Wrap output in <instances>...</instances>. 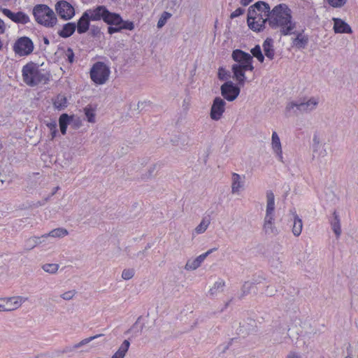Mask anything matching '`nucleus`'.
<instances>
[{
  "label": "nucleus",
  "instance_id": "nucleus-1",
  "mask_svg": "<svg viewBox=\"0 0 358 358\" xmlns=\"http://www.w3.org/2000/svg\"><path fill=\"white\" fill-rule=\"evenodd\" d=\"M267 20L269 27L278 30L280 36L295 34L296 23L292 19L291 9L285 3L278 4L271 9Z\"/></svg>",
  "mask_w": 358,
  "mask_h": 358
},
{
  "label": "nucleus",
  "instance_id": "nucleus-2",
  "mask_svg": "<svg viewBox=\"0 0 358 358\" xmlns=\"http://www.w3.org/2000/svg\"><path fill=\"white\" fill-rule=\"evenodd\" d=\"M22 73L24 82L30 87L36 86L40 83L46 84L50 80V74L44 73L32 62L24 66Z\"/></svg>",
  "mask_w": 358,
  "mask_h": 358
},
{
  "label": "nucleus",
  "instance_id": "nucleus-3",
  "mask_svg": "<svg viewBox=\"0 0 358 358\" xmlns=\"http://www.w3.org/2000/svg\"><path fill=\"white\" fill-rule=\"evenodd\" d=\"M275 196L272 191L266 192V209L263 230L266 234L277 235L278 230L275 225Z\"/></svg>",
  "mask_w": 358,
  "mask_h": 358
},
{
  "label": "nucleus",
  "instance_id": "nucleus-4",
  "mask_svg": "<svg viewBox=\"0 0 358 358\" xmlns=\"http://www.w3.org/2000/svg\"><path fill=\"white\" fill-rule=\"evenodd\" d=\"M33 15L36 22L45 27H53L57 22L53 10L45 4L36 5L33 8Z\"/></svg>",
  "mask_w": 358,
  "mask_h": 358
},
{
  "label": "nucleus",
  "instance_id": "nucleus-5",
  "mask_svg": "<svg viewBox=\"0 0 358 358\" xmlns=\"http://www.w3.org/2000/svg\"><path fill=\"white\" fill-rule=\"evenodd\" d=\"M319 103V99L317 97H310L308 100L303 99L302 101H291L287 103L285 110L287 115L308 113L314 110Z\"/></svg>",
  "mask_w": 358,
  "mask_h": 358
},
{
  "label": "nucleus",
  "instance_id": "nucleus-6",
  "mask_svg": "<svg viewBox=\"0 0 358 358\" xmlns=\"http://www.w3.org/2000/svg\"><path fill=\"white\" fill-rule=\"evenodd\" d=\"M110 75L109 68L101 62H96L90 70V78L97 85L104 84Z\"/></svg>",
  "mask_w": 358,
  "mask_h": 358
},
{
  "label": "nucleus",
  "instance_id": "nucleus-7",
  "mask_svg": "<svg viewBox=\"0 0 358 358\" xmlns=\"http://www.w3.org/2000/svg\"><path fill=\"white\" fill-rule=\"evenodd\" d=\"M13 50L20 57L27 56L33 52L34 43L29 37H20L14 43Z\"/></svg>",
  "mask_w": 358,
  "mask_h": 358
},
{
  "label": "nucleus",
  "instance_id": "nucleus-8",
  "mask_svg": "<svg viewBox=\"0 0 358 358\" xmlns=\"http://www.w3.org/2000/svg\"><path fill=\"white\" fill-rule=\"evenodd\" d=\"M1 311H12L20 308L23 303L28 300L27 297L16 296L6 298H1Z\"/></svg>",
  "mask_w": 358,
  "mask_h": 358
},
{
  "label": "nucleus",
  "instance_id": "nucleus-9",
  "mask_svg": "<svg viewBox=\"0 0 358 358\" xmlns=\"http://www.w3.org/2000/svg\"><path fill=\"white\" fill-rule=\"evenodd\" d=\"M232 59L237 62L234 65H242L248 67L249 71H252L254 70V66L252 64L253 57L252 56L241 50L236 49L232 52Z\"/></svg>",
  "mask_w": 358,
  "mask_h": 358
},
{
  "label": "nucleus",
  "instance_id": "nucleus-10",
  "mask_svg": "<svg viewBox=\"0 0 358 358\" xmlns=\"http://www.w3.org/2000/svg\"><path fill=\"white\" fill-rule=\"evenodd\" d=\"M221 94L228 101H234L239 95L240 87L231 81H227L220 87Z\"/></svg>",
  "mask_w": 358,
  "mask_h": 358
},
{
  "label": "nucleus",
  "instance_id": "nucleus-11",
  "mask_svg": "<svg viewBox=\"0 0 358 358\" xmlns=\"http://www.w3.org/2000/svg\"><path fill=\"white\" fill-rule=\"evenodd\" d=\"M225 106L226 102L224 99L220 96L215 97L210 108V118L215 121L220 120L225 111Z\"/></svg>",
  "mask_w": 358,
  "mask_h": 358
},
{
  "label": "nucleus",
  "instance_id": "nucleus-12",
  "mask_svg": "<svg viewBox=\"0 0 358 358\" xmlns=\"http://www.w3.org/2000/svg\"><path fill=\"white\" fill-rule=\"evenodd\" d=\"M55 9L61 18L70 20L75 15V10L72 5L66 1H59L55 5Z\"/></svg>",
  "mask_w": 358,
  "mask_h": 358
},
{
  "label": "nucleus",
  "instance_id": "nucleus-13",
  "mask_svg": "<svg viewBox=\"0 0 358 358\" xmlns=\"http://www.w3.org/2000/svg\"><path fill=\"white\" fill-rule=\"evenodd\" d=\"M294 32L295 34H292L295 35V37L292 38V46L298 49H304L309 42L308 36L305 34L304 30L301 31H296L294 30Z\"/></svg>",
  "mask_w": 358,
  "mask_h": 358
},
{
  "label": "nucleus",
  "instance_id": "nucleus-14",
  "mask_svg": "<svg viewBox=\"0 0 358 358\" xmlns=\"http://www.w3.org/2000/svg\"><path fill=\"white\" fill-rule=\"evenodd\" d=\"M90 18L92 21H99L104 20L106 13H107V8L104 6H98L94 8L88 9L86 10Z\"/></svg>",
  "mask_w": 358,
  "mask_h": 358
},
{
  "label": "nucleus",
  "instance_id": "nucleus-15",
  "mask_svg": "<svg viewBox=\"0 0 358 358\" xmlns=\"http://www.w3.org/2000/svg\"><path fill=\"white\" fill-rule=\"evenodd\" d=\"M231 70L234 73V78L236 79L239 85L243 86L246 80L245 73L246 71H249V69L245 66L233 64Z\"/></svg>",
  "mask_w": 358,
  "mask_h": 358
},
{
  "label": "nucleus",
  "instance_id": "nucleus-16",
  "mask_svg": "<svg viewBox=\"0 0 358 358\" xmlns=\"http://www.w3.org/2000/svg\"><path fill=\"white\" fill-rule=\"evenodd\" d=\"M334 22L333 29L336 34H351L352 30L350 26L343 20L338 17H333Z\"/></svg>",
  "mask_w": 358,
  "mask_h": 358
},
{
  "label": "nucleus",
  "instance_id": "nucleus-17",
  "mask_svg": "<svg viewBox=\"0 0 358 358\" xmlns=\"http://www.w3.org/2000/svg\"><path fill=\"white\" fill-rule=\"evenodd\" d=\"M266 23H268L267 16L262 15L257 17L255 20H249L248 25L250 29L256 32H260L265 29Z\"/></svg>",
  "mask_w": 358,
  "mask_h": 358
},
{
  "label": "nucleus",
  "instance_id": "nucleus-18",
  "mask_svg": "<svg viewBox=\"0 0 358 358\" xmlns=\"http://www.w3.org/2000/svg\"><path fill=\"white\" fill-rule=\"evenodd\" d=\"M271 146L273 152L275 153L278 159L283 162L282 146L280 138L275 131H273L271 137Z\"/></svg>",
  "mask_w": 358,
  "mask_h": 358
},
{
  "label": "nucleus",
  "instance_id": "nucleus-19",
  "mask_svg": "<svg viewBox=\"0 0 358 358\" xmlns=\"http://www.w3.org/2000/svg\"><path fill=\"white\" fill-rule=\"evenodd\" d=\"M245 176L241 177L236 173H233L231 176V193L238 194L244 187Z\"/></svg>",
  "mask_w": 358,
  "mask_h": 358
},
{
  "label": "nucleus",
  "instance_id": "nucleus-20",
  "mask_svg": "<svg viewBox=\"0 0 358 358\" xmlns=\"http://www.w3.org/2000/svg\"><path fill=\"white\" fill-rule=\"evenodd\" d=\"M92 20L88 14L85 11L78 21L76 28L78 34H84L90 28V22Z\"/></svg>",
  "mask_w": 358,
  "mask_h": 358
},
{
  "label": "nucleus",
  "instance_id": "nucleus-21",
  "mask_svg": "<svg viewBox=\"0 0 358 358\" xmlns=\"http://www.w3.org/2000/svg\"><path fill=\"white\" fill-rule=\"evenodd\" d=\"M107 13L103 22L110 25L118 26L123 22L122 17L115 13H112L107 9Z\"/></svg>",
  "mask_w": 358,
  "mask_h": 358
},
{
  "label": "nucleus",
  "instance_id": "nucleus-22",
  "mask_svg": "<svg viewBox=\"0 0 358 358\" xmlns=\"http://www.w3.org/2000/svg\"><path fill=\"white\" fill-rule=\"evenodd\" d=\"M265 56L272 60L274 58L275 50L273 48V41L271 38H267L262 44Z\"/></svg>",
  "mask_w": 358,
  "mask_h": 358
},
{
  "label": "nucleus",
  "instance_id": "nucleus-23",
  "mask_svg": "<svg viewBox=\"0 0 358 358\" xmlns=\"http://www.w3.org/2000/svg\"><path fill=\"white\" fill-rule=\"evenodd\" d=\"M205 259L206 257L203 254L200 255L194 259H188L185 266V269L187 271L196 270L201 266Z\"/></svg>",
  "mask_w": 358,
  "mask_h": 358
},
{
  "label": "nucleus",
  "instance_id": "nucleus-24",
  "mask_svg": "<svg viewBox=\"0 0 358 358\" xmlns=\"http://www.w3.org/2000/svg\"><path fill=\"white\" fill-rule=\"evenodd\" d=\"M76 29V24L74 22H68L63 26V28L57 32L62 38H68L71 36Z\"/></svg>",
  "mask_w": 358,
  "mask_h": 358
},
{
  "label": "nucleus",
  "instance_id": "nucleus-25",
  "mask_svg": "<svg viewBox=\"0 0 358 358\" xmlns=\"http://www.w3.org/2000/svg\"><path fill=\"white\" fill-rule=\"evenodd\" d=\"M293 215V224H292V233L294 236H299L302 231L303 229V222L301 219L298 216V215L296 213V212L292 213Z\"/></svg>",
  "mask_w": 358,
  "mask_h": 358
},
{
  "label": "nucleus",
  "instance_id": "nucleus-26",
  "mask_svg": "<svg viewBox=\"0 0 358 358\" xmlns=\"http://www.w3.org/2000/svg\"><path fill=\"white\" fill-rule=\"evenodd\" d=\"M258 13H261L263 16H267L270 12L271 7L269 4L265 1H259L252 5Z\"/></svg>",
  "mask_w": 358,
  "mask_h": 358
},
{
  "label": "nucleus",
  "instance_id": "nucleus-27",
  "mask_svg": "<svg viewBox=\"0 0 358 358\" xmlns=\"http://www.w3.org/2000/svg\"><path fill=\"white\" fill-rule=\"evenodd\" d=\"M53 106L55 108L62 110L65 109L68 106V101L66 97L64 94H58L52 100Z\"/></svg>",
  "mask_w": 358,
  "mask_h": 358
},
{
  "label": "nucleus",
  "instance_id": "nucleus-28",
  "mask_svg": "<svg viewBox=\"0 0 358 358\" xmlns=\"http://www.w3.org/2000/svg\"><path fill=\"white\" fill-rule=\"evenodd\" d=\"M331 229L336 234V237L338 238L341 234V220L338 215L336 211L333 213V218L330 221Z\"/></svg>",
  "mask_w": 358,
  "mask_h": 358
},
{
  "label": "nucleus",
  "instance_id": "nucleus-29",
  "mask_svg": "<svg viewBox=\"0 0 358 358\" xmlns=\"http://www.w3.org/2000/svg\"><path fill=\"white\" fill-rule=\"evenodd\" d=\"M103 336V334H97V335H95L93 336H90L89 338H86L82 340L78 343L74 345L73 347H66L65 349L64 350V352H71L73 350L80 348V347L89 343L90 342L92 341L93 340H94L99 337Z\"/></svg>",
  "mask_w": 358,
  "mask_h": 358
},
{
  "label": "nucleus",
  "instance_id": "nucleus-30",
  "mask_svg": "<svg viewBox=\"0 0 358 358\" xmlns=\"http://www.w3.org/2000/svg\"><path fill=\"white\" fill-rule=\"evenodd\" d=\"M225 282L223 280H219L214 283L213 287L209 290V294L212 296L217 295L218 293L224 290Z\"/></svg>",
  "mask_w": 358,
  "mask_h": 358
},
{
  "label": "nucleus",
  "instance_id": "nucleus-31",
  "mask_svg": "<svg viewBox=\"0 0 358 358\" xmlns=\"http://www.w3.org/2000/svg\"><path fill=\"white\" fill-rule=\"evenodd\" d=\"M129 342L124 340L118 350L112 356V358H124L129 348Z\"/></svg>",
  "mask_w": 358,
  "mask_h": 358
},
{
  "label": "nucleus",
  "instance_id": "nucleus-32",
  "mask_svg": "<svg viewBox=\"0 0 358 358\" xmlns=\"http://www.w3.org/2000/svg\"><path fill=\"white\" fill-rule=\"evenodd\" d=\"M71 118V117H70L66 113L62 114L59 118L60 131L63 135L66 134V133L67 126L70 122Z\"/></svg>",
  "mask_w": 358,
  "mask_h": 358
},
{
  "label": "nucleus",
  "instance_id": "nucleus-33",
  "mask_svg": "<svg viewBox=\"0 0 358 358\" xmlns=\"http://www.w3.org/2000/svg\"><path fill=\"white\" fill-rule=\"evenodd\" d=\"M210 224V217H205L202 219L200 224L194 229V232L196 234H201L204 233L208 229L209 224Z\"/></svg>",
  "mask_w": 358,
  "mask_h": 358
},
{
  "label": "nucleus",
  "instance_id": "nucleus-34",
  "mask_svg": "<svg viewBox=\"0 0 358 358\" xmlns=\"http://www.w3.org/2000/svg\"><path fill=\"white\" fill-rule=\"evenodd\" d=\"M29 21L30 18L27 14L22 11H18L15 13L13 22L18 24H26L29 22Z\"/></svg>",
  "mask_w": 358,
  "mask_h": 358
},
{
  "label": "nucleus",
  "instance_id": "nucleus-35",
  "mask_svg": "<svg viewBox=\"0 0 358 358\" xmlns=\"http://www.w3.org/2000/svg\"><path fill=\"white\" fill-rule=\"evenodd\" d=\"M68 231L64 228H57L49 232L48 234L42 236V238L52 236L55 238H62L68 234Z\"/></svg>",
  "mask_w": 358,
  "mask_h": 358
},
{
  "label": "nucleus",
  "instance_id": "nucleus-36",
  "mask_svg": "<svg viewBox=\"0 0 358 358\" xmlns=\"http://www.w3.org/2000/svg\"><path fill=\"white\" fill-rule=\"evenodd\" d=\"M253 287H254L253 282H251L249 281L245 282L241 289V293L238 296V298L240 299H243L245 296H246L251 292V290L252 289Z\"/></svg>",
  "mask_w": 358,
  "mask_h": 358
},
{
  "label": "nucleus",
  "instance_id": "nucleus-37",
  "mask_svg": "<svg viewBox=\"0 0 358 358\" xmlns=\"http://www.w3.org/2000/svg\"><path fill=\"white\" fill-rule=\"evenodd\" d=\"M41 237H31L26 240L24 247L27 250H29L35 248L37 245L41 243Z\"/></svg>",
  "mask_w": 358,
  "mask_h": 358
},
{
  "label": "nucleus",
  "instance_id": "nucleus-38",
  "mask_svg": "<svg viewBox=\"0 0 358 358\" xmlns=\"http://www.w3.org/2000/svg\"><path fill=\"white\" fill-rule=\"evenodd\" d=\"M252 57H256L259 62H263L264 61V56L262 52L261 48L259 45H256L253 48L250 50Z\"/></svg>",
  "mask_w": 358,
  "mask_h": 358
},
{
  "label": "nucleus",
  "instance_id": "nucleus-39",
  "mask_svg": "<svg viewBox=\"0 0 358 358\" xmlns=\"http://www.w3.org/2000/svg\"><path fill=\"white\" fill-rule=\"evenodd\" d=\"M42 268L48 273L54 274L58 271L59 265L57 264H45L43 265Z\"/></svg>",
  "mask_w": 358,
  "mask_h": 358
},
{
  "label": "nucleus",
  "instance_id": "nucleus-40",
  "mask_svg": "<svg viewBox=\"0 0 358 358\" xmlns=\"http://www.w3.org/2000/svg\"><path fill=\"white\" fill-rule=\"evenodd\" d=\"M261 15V13H258L257 10L254 8H252V6H250L248 10L247 22L248 23L249 20H255L257 17H259Z\"/></svg>",
  "mask_w": 358,
  "mask_h": 358
},
{
  "label": "nucleus",
  "instance_id": "nucleus-41",
  "mask_svg": "<svg viewBox=\"0 0 358 358\" xmlns=\"http://www.w3.org/2000/svg\"><path fill=\"white\" fill-rule=\"evenodd\" d=\"M171 13L164 11L162 14L160 18L159 19V20L157 22V27L158 28L162 27L166 24L167 20L171 17Z\"/></svg>",
  "mask_w": 358,
  "mask_h": 358
},
{
  "label": "nucleus",
  "instance_id": "nucleus-42",
  "mask_svg": "<svg viewBox=\"0 0 358 358\" xmlns=\"http://www.w3.org/2000/svg\"><path fill=\"white\" fill-rule=\"evenodd\" d=\"M348 0H327L328 3L333 8H342L343 7Z\"/></svg>",
  "mask_w": 358,
  "mask_h": 358
},
{
  "label": "nucleus",
  "instance_id": "nucleus-43",
  "mask_svg": "<svg viewBox=\"0 0 358 358\" xmlns=\"http://www.w3.org/2000/svg\"><path fill=\"white\" fill-rule=\"evenodd\" d=\"M135 271L134 268L124 269L122 273V278L124 280H128L131 279L134 275Z\"/></svg>",
  "mask_w": 358,
  "mask_h": 358
},
{
  "label": "nucleus",
  "instance_id": "nucleus-44",
  "mask_svg": "<svg viewBox=\"0 0 358 358\" xmlns=\"http://www.w3.org/2000/svg\"><path fill=\"white\" fill-rule=\"evenodd\" d=\"M85 114L87 118V121L89 122H95V114L94 110L90 108H85Z\"/></svg>",
  "mask_w": 358,
  "mask_h": 358
},
{
  "label": "nucleus",
  "instance_id": "nucleus-45",
  "mask_svg": "<svg viewBox=\"0 0 358 358\" xmlns=\"http://www.w3.org/2000/svg\"><path fill=\"white\" fill-rule=\"evenodd\" d=\"M76 293L77 292L75 289L69 290L62 294L60 295V297L62 298L64 300L69 301L75 296Z\"/></svg>",
  "mask_w": 358,
  "mask_h": 358
},
{
  "label": "nucleus",
  "instance_id": "nucleus-46",
  "mask_svg": "<svg viewBox=\"0 0 358 358\" xmlns=\"http://www.w3.org/2000/svg\"><path fill=\"white\" fill-rule=\"evenodd\" d=\"M120 28L122 29H127V30H133L134 29V24L131 21H124L120 26Z\"/></svg>",
  "mask_w": 358,
  "mask_h": 358
},
{
  "label": "nucleus",
  "instance_id": "nucleus-47",
  "mask_svg": "<svg viewBox=\"0 0 358 358\" xmlns=\"http://www.w3.org/2000/svg\"><path fill=\"white\" fill-rule=\"evenodd\" d=\"M313 152L315 153L321 148L322 145H320L319 138L316 135L313 136Z\"/></svg>",
  "mask_w": 358,
  "mask_h": 358
},
{
  "label": "nucleus",
  "instance_id": "nucleus-48",
  "mask_svg": "<svg viewBox=\"0 0 358 358\" xmlns=\"http://www.w3.org/2000/svg\"><path fill=\"white\" fill-rule=\"evenodd\" d=\"M277 292L278 289H276L275 287L268 285L266 287L265 289V294L268 296H273L276 294Z\"/></svg>",
  "mask_w": 358,
  "mask_h": 358
},
{
  "label": "nucleus",
  "instance_id": "nucleus-49",
  "mask_svg": "<svg viewBox=\"0 0 358 358\" xmlns=\"http://www.w3.org/2000/svg\"><path fill=\"white\" fill-rule=\"evenodd\" d=\"M1 11L3 13V15L13 21L15 13H13L10 10L6 8H1Z\"/></svg>",
  "mask_w": 358,
  "mask_h": 358
},
{
  "label": "nucleus",
  "instance_id": "nucleus-50",
  "mask_svg": "<svg viewBox=\"0 0 358 358\" xmlns=\"http://www.w3.org/2000/svg\"><path fill=\"white\" fill-rule=\"evenodd\" d=\"M65 55L67 57V60L69 63H73L74 61V53L71 48H69L65 52Z\"/></svg>",
  "mask_w": 358,
  "mask_h": 358
},
{
  "label": "nucleus",
  "instance_id": "nucleus-51",
  "mask_svg": "<svg viewBox=\"0 0 358 358\" xmlns=\"http://www.w3.org/2000/svg\"><path fill=\"white\" fill-rule=\"evenodd\" d=\"M159 167V165H158L157 164H155L152 165V166H150L148 169V176L147 177L148 178L152 177L155 174V172Z\"/></svg>",
  "mask_w": 358,
  "mask_h": 358
},
{
  "label": "nucleus",
  "instance_id": "nucleus-52",
  "mask_svg": "<svg viewBox=\"0 0 358 358\" xmlns=\"http://www.w3.org/2000/svg\"><path fill=\"white\" fill-rule=\"evenodd\" d=\"M244 13V9L242 8H238L236 9L234 12H232L230 15V17L231 19H234L235 17H237L240 15H241Z\"/></svg>",
  "mask_w": 358,
  "mask_h": 358
},
{
  "label": "nucleus",
  "instance_id": "nucleus-53",
  "mask_svg": "<svg viewBox=\"0 0 358 358\" xmlns=\"http://www.w3.org/2000/svg\"><path fill=\"white\" fill-rule=\"evenodd\" d=\"M327 155V150L324 149V146L322 145L321 148L318 150V151L315 153H313V157L317 155L319 157H324Z\"/></svg>",
  "mask_w": 358,
  "mask_h": 358
},
{
  "label": "nucleus",
  "instance_id": "nucleus-54",
  "mask_svg": "<svg viewBox=\"0 0 358 358\" xmlns=\"http://www.w3.org/2000/svg\"><path fill=\"white\" fill-rule=\"evenodd\" d=\"M101 33V29L99 27L92 26L91 34L93 36H98Z\"/></svg>",
  "mask_w": 358,
  "mask_h": 358
},
{
  "label": "nucleus",
  "instance_id": "nucleus-55",
  "mask_svg": "<svg viewBox=\"0 0 358 358\" xmlns=\"http://www.w3.org/2000/svg\"><path fill=\"white\" fill-rule=\"evenodd\" d=\"M227 72L223 68H220L218 71V78L220 80H226Z\"/></svg>",
  "mask_w": 358,
  "mask_h": 358
},
{
  "label": "nucleus",
  "instance_id": "nucleus-56",
  "mask_svg": "<svg viewBox=\"0 0 358 358\" xmlns=\"http://www.w3.org/2000/svg\"><path fill=\"white\" fill-rule=\"evenodd\" d=\"M121 31V28H120V27H108V33L109 34H113L114 33H117V32H120Z\"/></svg>",
  "mask_w": 358,
  "mask_h": 358
},
{
  "label": "nucleus",
  "instance_id": "nucleus-57",
  "mask_svg": "<svg viewBox=\"0 0 358 358\" xmlns=\"http://www.w3.org/2000/svg\"><path fill=\"white\" fill-rule=\"evenodd\" d=\"M285 358H301V356L299 353L294 351H291Z\"/></svg>",
  "mask_w": 358,
  "mask_h": 358
},
{
  "label": "nucleus",
  "instance_id": "nucleus-58",
  "mask_svg": "<svg viewBox=\"0 0 358 358\" xmlns=\"http://www.w3.org/2000/svg\"><path fill=\"white\" fill-rule=\"evenodd\" d=\"M150 247H151L150 244V243H148V244L146 245V247H145V250L138 252L136 253V256L137 257H140V256H145L146 250H147L148 249L150 248Z\"/></svg>",
  "mask_w": 358,
  "mask_h": 358
},
{
  "label": "nucleus",
  "instance_id": "nucleus-59",
  "mask_svg": "<svg viewBox=\"0 0 358 358\" xmlns=\"http://www.w3.org/2000/svg\"><path fill=\"white\" fill-rule=\"evenodd\" d=\"M47 126L50 129V131L57 129V123L55 122H50L47 124Z\"/></svg>",
  "mask_w": 358,
  "mask_h": 358
},
{
  "label": "nucleus",
  "instance_id": "nucleus-60",
  "mask_svg": "<svg viewBox=\"0 0 358 358\" xmlns=\"http://www.w3.org/2000/svg\"><path fill=\"white\" fill-rule=\"evenodd\" d=\"M5 31V24L4 22L0 19V34H3Z\"/></svg>",
  "mask_w": 358,
  "mask_h": 358
},
{
  "label": "nucleus",
  "instance_id": "nucleus-61",
  "mask_svg": "<svg viewBox=\"0 0 358 358\" xmlns=\"http://www.w3.org/2000/svg\"><path fill=\"white\" fill-rule=\"evenodd\" d=\"M217 250V248H211V249L208 250L207 252H206L205 253H203V255L206 258L209 255H210L212 252L216 251Z\"/></svg>",
  "mask_w": 358,
  "mask_h": 358
},
{
  "label": "nucleus",
  "instance_id": "nucleus-62",
  "mask_svg": "<svg viewBox=\"0 0 358 358\" xmlns=\"http://www.w3.org/2000/svg\"><path fill=\"white\" fill-rule=\"evenodd\" d=\"M252 0H241V3L244 6H248Z\"/></svg>",
  "mask_w": 358,
  "mask_h": 358
},
{
  "label": "nucleus",
  "instance_id": "nucleus-63",
  "mask_svg": "<svg viewBox=\"0 0 358 358\" xmlns=\"http://www.w3.org/2000/svg\"><path fill=\"white\" fill-rule=\"evenodd\" d=\"M57 133V129H55L53 131H51V138H54L56 136V134Z\"/></svg>",
  "mask_w": 358,
  "mask_h": 358
},
{
  "label": "nucleus",
  "instance_id": "nucleus-64",
  "mask_svg": "<svg viewBox=\"0 0 358 358\" xmlns=\"http://www.w3.org/2000/svg\"><path fill=\"white\" fill-rule=\"evenodd\" d=\"M43 42L45 45L50 44V41L47 37H43Z\"/></svg>",
  "mask_w": 358,
  "mask_h": 358
}]
</instances>
